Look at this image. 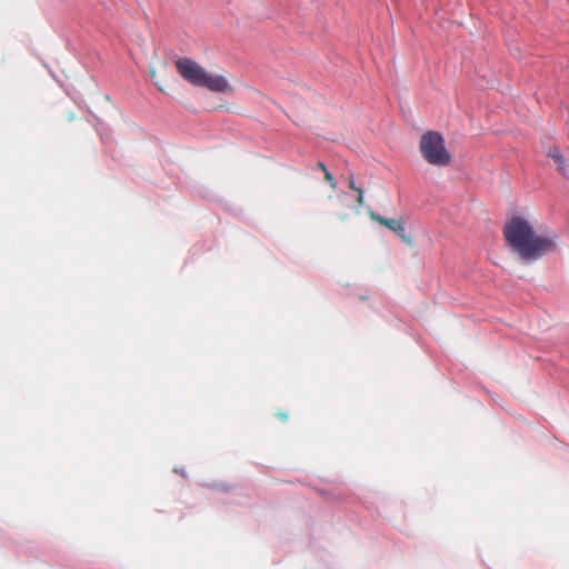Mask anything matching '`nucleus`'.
I'll return each instance as SVG.
<instances>
[{"mask_svg":"<svg viewBox=\"0 0 569 569\" xmlns=\"http://www.w3.org/2000/svg\"><path fill=\"white\" fill-rule=\"evenodd\" d=\"M355 192L357 193V197L359 194H363V190L360 188V187H357V189L355 190Z\"/></svg>","mask_w":569,"mask_h":569,"instance_id":"obj_10","label":"nucleus"},{"mask_svg":"<svg viewBox=\"0 0 569 569\" xmlns=\"http://www.w3.org/2000/svg\"><path fill=\"white\" fill-rule=\"evenodd\" d=\"M325 180L329 182L332 189L337 188V181L329 171L325 172Z\"/></svg>","mask_w":569,"mask_h":569,"instance_id":"obj_6","label":"nucleus"},{"mask_svg":"<svg viewBox=\"0 0 569 569\" xmlns=\"http://www.w3.org/2000/svg\"><path fill=\"white\" fill-rule=\"evenodd\" d=\"M548 157H550L557 164L558 171L569 179V171H566L565 159L558 147H550L548 150Z\"/></svg>","mask_w":569,"mask_h":569,"instance_id":"obj_5","label":"nucleus"},{"mask_svg":"<svg viewBox=\"0 0 569 569\" xmlns=\"http://www.w3.org/2000/svg\"><path fill=\"white\" fill-rule=\"evenodd\" d=\"M503 237L508 246L526 262L537 261L557 249L556 233L538 234L530 222L521 217H515L506 224Z\"/></svg>","mask_w":569,"mask_h":569,"instance_id":"obj_1","label":"nucleus"},{"mask_svg":"<svg viewBox=\"0 0 569 569\" xmlns=\"http://www.w3.org/2000/svg\"><path fill=\"white\" fill-rule=\"evenodd\" d=\"M369 214L372 220L379 222L380 224L387 227L389 230L396 232L402 241L409 244L412 243L411 238L406 234L405 226L400 220L383 218L378 213L373 212L372 210L369 211Z\"/></svg>","mask_w":569,"mask_h":569,"instance_id":"obj_4","label":"nucleus"},{"mask_svg":"<svg viewBox=\"0 0 569 569\" xmlns=\"http://www.w3.org/2000/svg\"><path fill=\"white\" fill-rule=\"evenodd\" d=\"M156 86L159 88L160 91H163V88L159 84V82H156Z\"/></svg>","mask_w":569,"mask_h":569,"instance_id":"obj_11","label":"nucleus"},{"mask_svg":"<svg viewBox=\"0 0 569 569\" xmlns=\"http://www.w3.org/2000/svg\"><path fill=\"white\" fill-rule=\"evenodd\" d=\"M419 147L423 159L432 166L445 167L451 161L443 137L437 131L425 132L420 138Z\"/></svg>","mask_w":569,"mask_h":569,"instance_id":"obj_3","label":"nucleus"},{"mask_svg":"<svg viewBox=\"0 0 569 569\" xmlns=\"http://www.w3.org/2000/svg\"><path fill=\"white\" fill-rule=\"evenodd\" d=\"M357 203L359 207H362L365 204V196L363 194H359L357 197Z\"/></svg>","mask_w":569,"mask_h":569,"instance_id":"obj_8","label":"nucleus"},{"mask_svg":"<svg viewBox=\"0 0 569 569\" xmlns=\"http://www.w3.org/2000/svg\"><path fill=\"white\" fill-rule=\"evenodd\" d=\"M317 168H319V169H320V170H322L323 172L328 171V169H327L326 164H325L323 162H321V161H319V162L317 163Z\"/></svg>","mask_w":569,"mask_h":569,"instance_id":"obj_9","label":"nucleus"},{"mask_svg":"<svg viewBox=\"0 0 569 569\" xmlns=\"http://www.w3.org/2000/svg\"><path fill=\"white\" fill-rule=\"evenodd\" d=\"M179 74L196 87H203L212 92H232L233 88L228 80L220 74L209 73L203 67L189 58H180L176 61Z\"/></svg>","mask_w":569,"mask_h":569,"instance_id":"obj_2","label":"nucleus"},{"mask_svg":"<svg viewBox=\"0 0 569 569\" xmlns=\"http://www.w3.org/2000/svg\"><path fill=\"white\" fill-rule=\"evenodd\" d=\"M348 186L351 190H356L357 189V184L355 182V178H353V174H350L349 178H348Z\"/></svg>","mask_w":569,"mask_h":569,"instance_id":"obj_7","label":"nucleus"}]
</instances>
